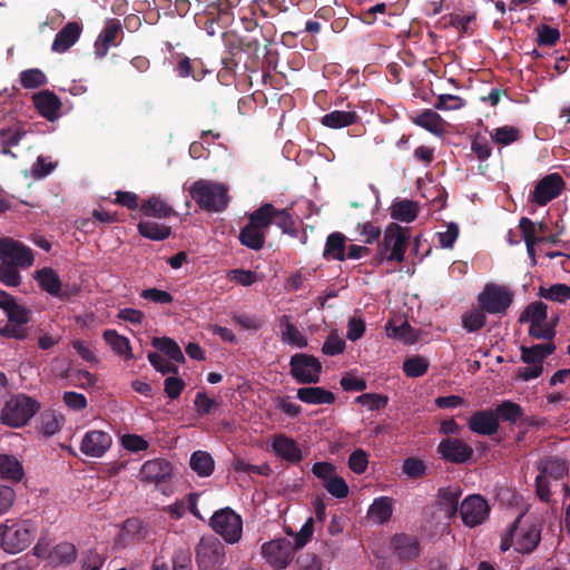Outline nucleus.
<instances>
[{
  "instance_id": "58",
  "label": "nucleus",
  "mask_w": 570,
  "mask_h": 570,
  "mask_svg": "<svg viewBox=\"0 0 570 570\" xmlns=\"http://www.w3.org/2000/svg\"><path fill=\"white\" fill-rule=\"evenodd\" d=\"M16 491L4 484H0V518L8 514L16 503Z\"/></svg>"
},
{
  "instance_id": "19",
  "label": "nucleus",
  "mask_w": 570,
  "mask_h": 570,
  "mask_svg": "<svg viewBox=\"0 0 570 570\" xmlns=\"http://www.w3.org/2000/svg\"><path fill=\"white\" fill-rule=\"evenodd\" d=\"M173 466L164 459L146 461L139 471V479L145 483H161L171 476Z\"/></svg>"
},
{
  "instance_id": "34",
  "label": "nucleus",
  "mask_w": 570,
  "mask_h": 570,
  "mask_svg": "<svg viewBox=\"0 0 570 570\" xmlns=\"http://www.w3.org/2000/svg\"><path fill=\"white\" fill-rule=\"evenodd\" d=\"M414 124L434 135L444 132V120L432 109H425L413 119Z\"/></svg>"
},
{
  "instance_id": "12",
  "label": "nucleus",
  "mask_w": 570,
  "mask_h": 570,
  "mask_svg": "<svg viewBox=\"0 0 570 570\" xmlns=\"http://www.w3.org/2000/svg\"><path fill=\"white\" fill-rule=\"evenodd\" d=\"M0 261L26 269L33 265L35 256L24 244L9 237H0Z\"/></svg>"
},
{
  "instance_id": "20",
  "label": "nucleus",
  "mask_w": 570,
  "mask_h": 570,
  "mask_svg": "<svg viewBox=\"0 0 570 570\" xmlns=\"http://www.w3.org/2000/svg\"><path fill=\"white\" fill-rule=\"evenodd\" d=\"M271 448L276 456L289 462L298 463L304 455L298 444L284 434H277L271 438Z\"/></svg>"
},
{
  "instance_id": "55",
  "label": "nucleus",
  "mask_w": 570,
  "mask_h": 570,
  "mask_svg": "<svg viewBox=\"0 0 570 570\" xmlns=\"http://www.w3.org/2000/svg\"><path fill=\"white\" fill-rule=\"evenodd\" d=\"M355 232L358 234L360 240L365 244H373L381 235L380 227L371 222L358 223L355 227Z\"/></svg>"
},
{
  "instance_id": "8",
  "label": "nucleus",
  "mask_w": 570,
  "mask_h": 570,
  "mask_svg": "<svg viewBox=\"0 0 570 570\" xmlns=\"http://www.w3.org/2000/svg\"><path fill=\"white\" fill-rule=\"evenodd\" d=\"M513 298L509 287L494 283L485 284L476 297L479 305L489 314H505Z\"/></svg>"
},
{
  "instance_id": "38",
  "label": "nucleus",
  "mask_w": 570,
  "mask_h": 570,
  "mask_svg": "<svg viewBox=\"0 0 570 570\" xmlns=\"http://www.w3.org/2000/svg\"><path fill=\"white\" fill-rule=\"evenodd\" d=\"M417 207L412 200L403 199L391 206V217L396 220L410 223L416 218Z\"/></svg>"
},
{
  "instance_id": "31",
  "label": "nucleus",
  "mask_w": 570,
  "mask_h": 570,
  "mask_svg": "<svg viewBox=\"0 0 570 570\" xmlns=\"http://www.w3.org/2000/svg\"><path fill=\"white\" fill-rule=\"evenodd\" d=\"M393 500L389 497H380L373 501L368 509V519L375 523H384L392 517Z\"/></svg>"
},
{
  "instance_id": "4",
  "label": "nucleus",
  "mask_w": 570,
  "mask_h": 570,
  "mask_svg": "<svg viewBox=\"0 0 570 570\" xmlns=\"http://www.w3.org/2000/svg\"><path fill=\"white\" fill-rule=\"evenodd\" d=\"M541 530L534 523H522L517 519L509 532L502 537L501 550L507 551L511 547L520 553H530L540 541Z\"/></svg>"
},
{
  "instance_id": "13",
  "label": "nucleus",
  "mask_w": 570,
  "mask_h": 570,
  "mask_svg": "<svg viewBox=\"0 0 570 570\" xmlns=\"http://www.w3.org/2000/svg\"><path fill=\"white\" fill-rule=\"evenodd\" d=\"M322 365L317 358L306 354H296L291 358V373L298 383H316Z\"/></svg>"
},
{
  "instance_id": "46",
  "label": "nucleus",
  "mask_w": 570,
  "mask_h": 570,
  "mask_svg": "<svg viewBox=\"0 0 570 570\" xmlns=\"http://www.w3.org/2000/svg\"><path fill=\"white\" fill-rule=\"evenodd\" d=\"M393 542L401 558L411 559L419 554L417 542L411 537L397 535L393 539Z\"/></svg>"
},
{
  "instance_id": "7",
  "label": "nucleus",
  "mask_w": 570,
  "mask_h": 570,
  "mask_svg": "<svg viewBox=\"0 0 570 570\" xmlns=\"http://www.w3.org/2000/svg\"><path fill=\"white\" fill-rule=\"evenodd\" d=\"M209 525L228 544L237 543L243 535V519L230 508L216 511L209 520Z\"/></svg>"
},
{
  "instance_id": "51",
  "label": "nucleus",
  "mask_w": 570,
  "mask_h": 570,
  "mask_svg": "<svg viewBox=\"0 0 570 570\" xmlns=\"http://www.w3.org/2000/svg\"><path fill=\"white\" fill-rule=\"evenodd\" d=\"M57 167V163L52 161L48 156H39L31 166V175L36 179H41L50 175Z\"/></svg>"
},
{
  "instance_id": "6",
  "label": "nucleus",
  "mask_w": 570,
  "mask_h": 570,
  "mask_svg": "<svg viewBox=\"0 0 570 570\" xmlns=\"http://www.w3.org/2000/svg\"><path fill=\"white\" fill-rule=\"evenodd\" d=\"M557 321H548V306L542 302L529 304L520 316L521 323H529V334L538 340H551Z\"/></svg>"
},
{
  "instance_id": "40",
  "label": "nucleus",
  "mask_w": 570,
  "mask_h": 570,
  "mask_svg": "<svg viewBox=\"0 0 570 570\" xmlns=\"http://www.w3.org/2000/svg\"><path fill=\"white\" fill-rule=\"evenodd\" d=\"M190 468L199 476H209L214 471V460L205 451H196L190 456Z\"/></svg>"
},
{
  "instance_id": "23",
  "label": "nucleus",
  "mask_w": 570,
  "mask_h": 570,
  "mask_svg": "<svg viewBox=\"0 0 570 570\" xmlns=\"http://www.w3.org/2000/svg\"><path fill=\"white\" fill-rule=\"evenodd\" d=\"M499 428L498 419L492 411H480L474 413L469 420V429L481 435H491Z\"/></svg>"
},
{
  "instance_id": "24",
  "label": "nucleus",
  "mask_w": 570,
  "mask_h": 570,
  "mask_svg": "<svg viewBox=\"0 0 570 570\" xmlns=\"http://www.w3.org/2000/svg\"><path fill=\"white\" fill-rule=\"evenodd\" d=\"M33 102L38 111L49 120L58 118L61 102L58 97L49 91H42L33 96Z\"/></svg>"
},
{
  "instance_id": "45",
  "label": "nucleus",
  "mask_w": 570,
  "mask_h": 570,
  "mask_svg": "<svg viewBox=\"0 0 570 570\" xmlns=\"http://www.w3.org/2000/svg\"><path fill=\"white\" fill-rule=\"evenodd\" d=\"M490 137L493 142L508 146L520 138V131L513 126H502L490 131Z\"/></svg>"
},
{
  "instance_id": "42",
  "label": "nucleus",
  "mask_w": 570,
  "mask_h": 570,
  "mask_svg": "<svg viewBox=\"0 0 570 570\" xmlns=\"http://www.w3.org/2000/svg\"><path fill=\"white\" fill-rule=\"evenodd\" d=\"M539 469L540 474L549 480H558L562 478L568 471L566 462L557 458L542 460L539 464Z\"/></svg>"
},
{
  "instance_id": "52",
  "label": "nucleus",
  "mask_w": 570,
  "mask_h": 570,
  "mask_svg": "<svg viewBox=\"0 0 570 570\" xmlns=\"http://www.w3.org/2000/svg\"><path fill=\"white\" fill-rule=\"evenodd\" d=\"M148 361L154 366V368L161 374H174L176 375L178 373V366L177 363L165 360L161 355L155 352H150L147 355Z\"/></svg>"
},
{
  "instance_id": "25",
  "label": "nucleus",
  "mask_w": 570,
  "mask_h": 570,
  "mask_svg": "<svg viewBox=\"0 0 570 570\" xmlns=\"http://www.w3.org/2000/svg\"><path fill=\"white\" fill-rule=\"evenodd\" d=\"M102 337L117 356L126 361L134 357L130 342L126 336L118 334L115 330H106Z\"/></svg>"
},
{
  "instance_id": "57",
  "label": "nucleus",
  "mask_w": 570,
  "mask_h": 570,
  "mask_svg": "<svg viewBox=\"0 0 570 570\" xmlns=\"http://www.w3.org/2000/svg\"><path fill=\"white\" fill-rule=\"evenodd\" d=\"M368 465V455L362 449L353 451L348 458V468L356 474H362Z\"/></svg>"
},
{
  "instance_id": "63",
  "label": "nucleus",
  "mask_w": 570,
  "mask_h": 570,
  "mask_svg": "<svg viewBox=\"0 0 570 570\" xmlns=\"http://www.w3.org/2000/svg\"><path fill=\"white\" fill-rule=\"evenodd\" d=\"M345 348V342L336 333H332L323 345V353L326 355L341 354Z\"/></svg>"
},
{
  "instance_id": "48",
  "label": "nucleus",
  "mask_w": 570,
  "mask_h": 570,
  "mask_svg": "<svg viewBox=\"0 0 570 570\" xmlns=\"http://www.w3.org/2000/svg\"><path fill=\"white\" fill-rule=\"evenodd\" d=\"M429 362L423 356H413L406 358L403 363V371L409 377H419L426 373Z\"/></svg>"
},
{
  "instance_id": "36",
  "label": "nucleus",
  "mask_w": 570,
  "mask_h": 570,
  "mask_svg": "<svg viewBox=\"0 0 570 570\" xmlns=\"http://www.w3.org/2000/svg\"><path fill=\"white\" fill-rule=\"evenodd\" d=\"M485 313L487 311H484L480 305L479 307H471L466 309L461 316L462 327L469 333L481 330L487 323Z\"/></svg>"
},
{
  "instance_id": "59",
  "label": "nucleus",
  "mask_w": 570,
  "mask_h": 570,
  "mask_svg": "<svg viewBox=\"0 0 570 570\" xmlns=\"http://www.w3.org/2000/svg\"><path fill=\"white\" fill-rule=\"evenodd\" d=\"M538 42L542 46H553L560 39V32L557 28L541 24L537 28Z\"/></svg>"
},
{
  "instance_id": "60",
  "label": "nucleus",
  "mask_w": 570,
  "mask_h": 570,
  "mask_svg": "<svg viewBox=\"0 0 570 570\" xmlns=\"http://www.w3.org/2000/svg\"><path fill=\"white\" fill-rule=\"evenodd\" d=\"M402 470L409 478L417 479L425 474L426 465L420 459L409 458L403 462Z\"/></svg>"
},
{
  "instance_id": "17",
  "label": "nucleus",
  "mask_w": 570,
  "mask_h": 570,
  "mask_svg": "<svg viewBox=\"0 0 570 570\" xmlns=\"http://www.w3.org/2000/svg\"><path fill=\"white\" fill-rule=\"evenodd\" d=\"M121 35V23L116 19L105 22V26L95 41L94 49L97 58H104L111 47L118 45Z\"/></svg>"
},
{
  "instance_id": "9",
  "label": "nucleus",
  "mask_w": 570,
  "mask_h": 570,
  "mask_svg": "<svg viewBox=\"0 0 570 570\" xmlns=\"http://www.w3.org/2000/svg\"><path fill=\"white\" fill-rule=\"evenodd\" d=\"M226 561L224 544L214 537H204L196 548L198 570H222Z\"/></svg>"
},
{
  "instance_id": "18",
  "label": "nucleus",
  "mask_w": 570,
  "mask_h": 570,
  "mask_svg": "<svg viewBox=\"0 0 570 570\" xmlns=\"http://www.w3.org/2000/svg\"><path fill=\"white\" fill-rule=\"evenodd\" d=\"M438 452L445 461L463 463L470 460L473 450L470 445L459 439L448 438L440 442Z\"/></svg>"
},
{
  "instance_id": "21",
  "label": "nucleus",
  "mask_w": 570,
  "mask_h": 570,
  "mask_svg": "<svg viewBox=\"0 0 570 570\" xmlns=\"http://www.w3.org/2000/svg\"><path fill=\"white\" fill-rule=\"evenodd\" d=\"M82 26L77 21L68 22L55 37L51 50L63 53L69 50L80 38Z\"/></svg>"
},
{
  "instance_id": "47",
  "label": "nucleus",
  "mask_w": 570,
  "mask_h": 570,
  "mask_svg": "<svg viewBox=\"0 0 570 570\" xmlns=\"http://www.w3.org/2000/svg\"><path fill=\"white\" fill-rule=\"evenodd\" d=\"M494 414L497 419L500 417L503 421L514 423L523 415V411L519 404L511 401H504L497 406Z\"/></svg>"
},
{
  "instance_id": "16",
  "label": "nucleus",
  "mask_w": 570,
  "mask_h": 570,
  "mask_svg": "<svg viewBox=\"0 0 570 570\" xmlns=\"http://www.w3.org/2000/svg\"><path fill=\"white\" fill-rule=\"evenodd\" d=\"M112 445V438L108 432L91 430L85 433L80 451L91 458H101Z\"/></svg>"
},
{
  "instance_id": "43",
  "label": "nucleus",
  "mask_w": 570,
  "mask_h": 570,
  "mask_svg": "<svg viewBox=\"0 0 570 570\" xmlns=\"http://www.w3.org/2000/svg\"><path fill=\"white\" fill-rule=\"evenodd\" d=\"M539 296L557 303H566L570 299V286L566 284H554L549 287L541 286Z\"/></svg>"
},
{
  "instance_id": "35",
  "label": "nucleus",
  "mask_w": 570,
  "mask_h": 570,
  "mask_svg": "<svg viewBox=\"0 0 570 570\" xmlns=\"http://www.w3.org/2000/svg\"><path fill=\"white\" fill-rule=\"evenodd\" d=\"M23 476L21 463L12 455L0 454V479L20 481Z\"/></svg>"
},
{
  "instance_id": "27",
  "label": "nucleus",
  "mask_w": 570,
  "mask_h": 570,
  "mask_svg": "<svg viewBox=\"0 0 570 570\" xmlns=\"http://www.w3.org/2000/svg\"><path fill=\"white\" fill-rule=\"evenodd\" d=\"M346 240V236L340 232L330 234L324 247V258L343 262L345 259Z\"/></svg>"
},
{
  "instance_id": "56",
  "label": "nucleus",
  "mask_w": 570,
  "mask_h": 570,
  "mask_svg": "<svg viewBox=\"0 0 570 570\" xmlns=\"http://www.w3.org/2000/svg\"><path fill=\"white\" fill-rule=\"evenodd\" d=\"M323 485L325 490L334 498L343 499L348 494L350 489L346 481L337 474Z\"/></svg>"
},
{
  "instance_id": "22",
  "label": "nucleus",
  "mask_w": 570,
  "mask_h": 570,
  "mask_svg": "<svg viewBox=\"0 0 570 570\" xmlns=\"http://www.w3.org/2000/svg\"><path fill=\"white\" fill-rule=\"evenodd\" d=\"M0 308L4 311L10 323L23 325L29 322V309L19 305L13 296L1 289Z\"/></svg>"
},
{
  "instance_id": "62",
  "label": "nucleus",
  "mask_w": 570,
  "mask_h": 570,
  "mask_svg": "<svg viewBox=\"0 0 570 570\" xmlns=\"http://www.w3.org/2000/svg\"><path fill=\"white\" fill-rule=\"evenodd\" d=\"M62 400L66 406L72 411H82L88 405L86 396L73 391L65 392Z\"/></svg>"
},
{
  "instance_id": "49",
  "label": "nucleus",
  "mask_w": 570,
  "mask_h": 570,
  "mask_svg": "<svg viewBox=\"0 0 570 570\" xmlns=\"http://www.w3.org/2000/svg\"><path fill=\"white\" fill-rule=\"evenodd\" d=\"M19 266L2 262L0 264V282L9 287H17L21 284Z\"/></svg>"
},
{
  "instance_id": "28",
  "label": "nucleus",
  "mask_w": 570,
  "mask_h": 570,
  "mask_svg": "<svg viewBox=\"0 0 570 570\" xmlns=\"http://www.w3.org/2000/svg\"><path fill=\"white\" fill-rule=\"evenodd\" d=\"M281 338L282 342L298 348L307 345V340L302 332L291 323L289 317L284 315L279 320Z\"/></svg>"
},
{
  "instance_id": "15",
  "label": "nucleus",
  "mask_w": 570,
  "mask_h": 570,
  "mask_svg": "<svg viewBox=\"0 0 570 570\" xmlns=\"http://www.w3.org/2000/svg\"><path fill=\"white\" fill-rule=\"evenodd\" d=\"M564 186V181L559 174H550L543 177L535 186L531 199L539 206H543L557 198Z\"/></svg>"
},
{
  "instance_id": "32",
  "label": "nucleus",
  "mask_w": 570,
  "mask_h": 570,
  "mask_svg": "<svg viewBox=\"0 0 570 570\" xmlns=\"http://www.w3.org/2000/svg\"><path fill=\"white\" fill-rule=\"evenodd\" d=\"M357 115L352 110H334L322 117L321 122L328 128L340 129L355 124Z\"/></svg>"
},
{
  "instance_id": "39",
  "label": "nucleus",
  "mask_w": 570,
  "mask_h": 570,
  "mask_svg": "<svg viewBox=\"0 0 570 570\" xmlns=\"http://www.w3.org/2000/svg\"><path fill=\"white\" fill-rule=\"evenodd\" d=\"M153 346L164 353L168 358L175 363L184 362L185 357L179 345L168 337H155Z\"/></svg>"
},
{
  "instance_id": "2",
  "label": "nucleus",
  "mask_w": 570,
  "mask_h": 570,
  "mask_svg": "<svg viewBox=\"0 0 570 570\" xmlns=\"http://www.w3.org/2000/svg\"><path fill=\"white\" fill-rule=\"evenodd\" d=\"M227 187L220 183L199 179L189 188L190 197L198 206L210 213L223 212L229 202Z\"/></svg>"
},
{
  "instance_id": "50",
  "label": "nucleus",
  "mask_w": 570,
  "mask_h": 570,
  "mask_svg": "<svg viewBox=\"0 0 570 570\" xmlns=\"http://www.w3.org/2000/svg\"><path fill=\"white\" fill-rule=\"evenodd\" d=\"M23 136L24 131L20 128H8L0 130L1 145L3 147L2 153L13 156L9 148L19 145Z\"/></svg>"
},
{
  "instance_id": "14",
  "label": "nucleus",
  "mask_w": 570,
  "mask_h": 570,
  "mask_svg": "<svg viewBox=\"0 0 570 570\" xmlns=\"http://www.w3.org/2000/svg\"><path fill=\"white\" fill-rule=\"evenodd\" d=\"M489 504L480 495H469L463 500L460 508L462 521L472 528L484 522L489 515Z\"/></svg>"
},
{
  "instance_id": "61",
  "label": "nucleus",
  "mask_w": 570,
  "mask_h": 570,
  "mask_svg": "<svg viewBox=\"0 0 570 570\" xmlns=\"http://www.w3.org/2000/svg\"><path fill=\"white\" fill-rule=\"evenodd\" d=\"M356 402L371 411L381 410L386 406L387 397L380 394H362L357 396Z\"/></svg>"
},
{
  "instance_id": "44",
  "label": "nucleus",
  "mask_w": 570,
  "mask_h": 570,
  "mask_svg": "<svg viewBox=\"0 0 570 570\" xmlns=\"http://www.w3.org/2000/svg\"><path fill=\"white\" fill-rule=\"evenodd\" d=\"M274 206L265 204L249 215L252 226L265 232L273 222Z\"/></svg>"
},
{
  "instance_id": "26",
  "label": "nucleus",
  "mask_w": 570,
  "mask_h": 570,
  "mask_svg": "<svg viewBox=\"0 0 570 570\" xmlns=\"http://www.w3.org/2000/svg\"><path fill=\"white\" fill-rule=\"evenodd\" d=\"M297 399L306 404L320 405L332 404L335 395L323 387H301L297 390Z\"/></svg>"
},
{
  "instance_id": "29",
  "label": "nucleus",
  "mask_w": 570,
  "mask_h": 570,
  "mask_svg": "<svg viewBox=\"0 0 570 570\" xmlns=\"http://www.w3.org/2000/svg\"><path fill=\"white\" fill-rule=\"evenodd\" d=\"M556 346L552 342L537 344L531 347L521 348V360L527 364H540L553 353Z\"/></svg>"
},
{
  "instance_id": "33",
  "label": "nucleus",
  "mask_w": 570,
  "mask_h": 570,
  "mask_svg": "<svg viewBox=\"0 0 570 570\" xmlns=\"http://www.w3.org/2000/svg\"><path fill=\"white\" fill-rule=\"evenodd\" d=\"M35 279L39 286L52 296H57L60 293L61 282L57 273L50 268L45 267L35 273Z\"/></svg>"
},
{
  "instance_id": "37",
  "label": "nucleus",
  "mask_w": 570,
  "mask_h": 570,
  "mask_svg": "<svg viewBox=\"0 0 570 570\" xmlns=\"http://www.w3.org/2000/svg\"><path fill=\"white\" fill-rule=\"evenodd\" d=\"M242 245L253 250H259L265 244V232L247 224L239 233Z\"/></svg>"
},
{
  "instance_id": "5",
  "label": "nucleus",
  "mask_w": 570,
  "mask_h": 570,
  "mask_svg": "<svg viewBox=\"0 0 570 570\" xmlns=\"http://www.w3.org/2000/svg\"><path fill=\"white\" fill-rule=\"evenodd\" d=\"M39 407V403L32 397L24 394L14 395L4 403L0 421L11 428H21L35 416Z\"/></svg>"
},
{
  "instance_id": "30",
  "label": "nucleus",
  "mask_w": 570,
  "mask_h": 570,
  "mask_svg": "<svg viewBox=\"0 0 570 570\" xmlns=\"http://www.w3.org/2000/svg\"><path fill=\"white\" fill-rule=\"evenodd\" d=\"M140 210L144 215L156 218H166L174 214L171 206L156 195L144 200L140 205Z\"/></svg>"
},
{
  "instance_id": "64",
  "label": "nucleus",
  "mask_w": 570,
  "mask_h": 570,
  "mask_svg": "<svg viewBox=\"0 0 570 570\" xmlns=\"http://www.w3.org/2000/svg\"><path fill=\"white\" fill-rule=\"evenodd\" d=\"M295 570H322V563L316 554L303 553L296 560Z\"/></svg>"
},
{
  "instance_id": "11",
  "label": "nucleus",
  "mask_w": 570,
  "mask_h": 570,
  "mask_svg": "<svg viewBox=\"0 0 570 570\" xmlns=\"http://www.w3.org/2000/svg\"><path fill=\"white\" fill-rule=\"evenodd\" d=\"M33 554L48 560L52 566L68 564L75 561L77 551L72 543L61 542L51 548L50 540L41 537L33 547Z\"/></svg>"
},
{
  "instance_id": "53",
  "label": "nucleus",
  "mask_w": 570,
  "mask_h": 570,
  "mask_svg": "<svg viewBox=\"0 0 570 570\" xmlns=\"http://www.w3.org/2000/svg\"><path fill=\"white\" fill-rule=\"evenodd\" d=\"M121 446L129 452L146 451L149 442L141 435L127 433L120 438Z\"/></svg>"
},
{
  "instance_id": "3",
  "label": "nucleus",
  "mask_w": 570,
  "mask_h": 570,
  "mask_svg": "<svg viewBox=\"0 0 570 570\" xmlns=\"http://www.w3.org/2000/svg\"><path fill=\"white\" fill-rule=\"evenodd\" d=\"M409 239L410 230L407 228L395 223L389 224L384 229L382 240L377 245L376 261L379 263L385 261L403 262Z\"/></svg>"
},
{
  "instance_id": "54",
  "label": "nucleus",
  "mask_w": 570,
  "mask_h": 570,
  "mask_svg": "<svg viewBox=\"0 0 570 570\" xmlns=\"http://www.w3.org/2000/svg\"><path fill=\"white\" fill-rule=\"evenodd\" d=\"M21 85L28 89H35L46 83L47 78L39 69H29L20 75Z\"/></svg>"
},
{
  "instance_id": "1",
  "label": "nucleus",
  "mask_w": 570,
  "mask_h": 570,
  "mask_svg": "<svg viewBox=\"0 0 570 570\" xmlns=\"http://www.w3.org/2000/svg\"><path fill=\"white\" fill-rule=\"evenodd\" d=\"M2 540L1 548L11 554L26 550L37 534V525L28 519H7L0 523Z\"/></svg>"
},
{
  "instance_id": "41",
  "label": "nucleus",
  "mask_w": 570,
  "mask_h": 570,
  "mask_svg": "<svg viewBox=\"0 0 570 570\" xmlns=\"http://www.w3.org/2000/svg\"><path fill=\"white\" fill-rule=\"evenodd\" d=\"M139 234L151 240H164L170 235V228L166 225L144 220L138 224Z\"/></svg>"
},
{
  "instance_id": "10",
  "label": "nucleus",
  "mask_w": 570,
  "mask_h": 570,
  "mask_svg": "<svg viewBox=\"0 0 570 570\" xmlns=\"http://www.w3.org/2000/svg\"><path fill=\"white\" fill-rule=\"evenodd\" d=\"M261 554L272 568L283 570L293 561L295 548L289 539L276 538L262 544Z\"/></svg>"
}]
</instances>
